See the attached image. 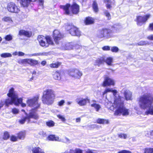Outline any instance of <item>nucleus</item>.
Returning a JSON list of instances; mask_svg holds the SVG:
<instances>
[{
  "instance_id": "nucleus-56",
  "label": "nucleus",
  "mask_w": 153,
  "mask_h": 153,
  "mask_svg": "<svg viewBox=\"0 0 153 153\" xmlns=\"http://www.w3.org/2000/svg\"><path fill=\"white\" fill-rule=\"evenodd\" d=\"M149 27V30L153 31V23L150 24Z\"/></svg>"
},
{
  "instance_id": "nucleus-6",
  "label": "nucleus",
  "mask_w": 153,
  "mask_h": 153,
  "mask_svg": "<svg viewBox=\"0 0 153 153\" xmlns=\"http://www.w3.org/2000/svg\"><path fill=\"white\" fill-rule=\"evenodd\" d=\"M60 8L62 9L65 11V13L67 14H69V8L72 13L74 14H77L79 10V7L76 4H74L70 7V5L69 4H67L65 5H61Z\"/></svg>"
},
{
  "instance_id": "nucleus-59",
  "label": "nucleus",
  "mask_w": 153,
  "mask_h": 153,
  "mask_svg": "<svg viewBox=\"0 0 153 153\" xmlns=\"http://www.w3.org/2000/svg\"><path fill=\"white\" fill-rule=\"evenodd\" d=\"M18 55L20 56H23L25 55V53L22 52H19Z\"/></svg>"
},
{
  "instance_id": "nucleus-9",
  "label": "nucleus",
  "mask_w": 153,
  "mask_h": 153,
  "mask_svg": "<svg viewBox=\"0 0 153 153\" xmlns=\"http://www.w3.org/2000/svg\"><path fill=\"white\" fill-rule=\"evenodd\" d=\"M37 109H32L29 114L27 115L28 123H35L36 121L34 120H37L39 119V116L36 112Z\"/></svg>"
},
{
  "instance_id": "nucleus-43",
  "label": "nucleus",
  "mask_w": 153,
  "mask_h": 153,
  "mask_svg": "<svg viewBox=\"0 0 153 153\" xmlns=\"http://www.w3.org/2000/svg\"><path fill=\"white\" fill-rule=\"evenodd\" d=\"M27 121V116L25 117L19 121V123L21 124H23L25 121Z\"/></svg>"
},
{
  "instance_id": "nucleus-63",
  "label": "nucleus",
  "mask_w": 153,
  "mask_h": 153,
  "mask_svg": "<svg viewBox=\"0 0 153 153\" xmlns=\"http://www.w3.org/2000/svg\"><path fill=\"white\" fill-rule=\"evenodd\" d=\"M39 3H40V5L42 6H43L44 0H39Z\"/></svg>"
},
{
  "instance_id": "nucleus-7",
  "label": "nucleus",
  "mask_w": 153,
  "mask_h": 153,
  "mask_svg": "<svg viewBox=\"0 0 153 153\" xmlns=\"http://www.w3.org/2000/svg\"><path fill=\"white\" fill-rule=\"evenodd\" d=\"M66 29L70 34L73 36H79L80 32L78 29L72 25L67 24L66 26Z\"/></svg>"
},
{
  "instance_id": "nucleus-3",
  "label": "nucleus",
  "mask_w": 153,
  "mask_h": 153,
  "mask_svg": "<svg viewBox=\"0 0 153 153\" xmlns=\"http://www.w3.org/2000/svg\"><path fill=\"white\" fill-rule=\"evenodd\" d=\"M153 96L150 94H145L140 96L138 99V104L140 107L145 109L152 105Z\"/></svg>"
},
{
  "instance_id": "nucleus-29",
  "label": "nucleus",
  "mask_w": 153,
  "mask_h": 153,
  "mask_svg": "<svg viewBox=\"0 0 153 153\" xmlns=\"http://www.w3.org/2000/svg\"><path fill=\"white\" fill-rule=\"evenodd\" d=\"M86 25H89L93 24L94 22V19L90 17H87L86 18L85 22Z\"/></svg>"
},
{
  "instance_id": "nucleus-55",
  "label": "nucleus",
  "mask_w": 153,
  "mask_h": 153,
  "mask_svg": "<svg viewBox=\"0 0 153 153\" xmlns=\"http://www.w3.org/2000/svg\"><path fill=\"white\" fill-rule=\"evenodd\" d=\"M74 47H75V48L76 49H81L82 48V46L81 45L78 44L76 45Z\"/></svg>"
},
{
  "instance_id": "nucleus-23",
  "label": "nucleus",
  "mask_w": 153,
  "mask_h": 153,
  "mask_svg": "<svg viewBox=\"0 0 153 153\" xmlns=\"http://www.w3.org/2000/svg\"><path fill=\"white\" fill-rule=\"evenodd\" d=\"M53 78L55 79L60 80L61 79L60 73L58 71H55L54 72H53Z\"/></svg>"
},
{
  "instance_id": "nucleus-47",
  "label": "nucleus",
  "mask_w": 153,
  "mask_h": 153,
  "mask_svg": "<svg viewBox=\"0 0 153 153\" xmlns=\"http://www.w3.org/2000/svg\"><path fill=\"white\" fill-rule=\"evenodd\" d=\"M104 13L105 16L108 17V19H111V16L109 13L108 12V11L105 10L104 11Z\"/></svg>"
},
{
  "instance_id": "nucleus-60",
  "label": "nucleus",
  "mask_w": 153,
  "mask_h": 153,
  "mask_svg": "<svg viewBox=\"0 0 153 153\" xmlns=\"http://www.w3.org/2000/svg\"><path fill=\"white\" fill-rule=\"evenodd\" d=\"M104 2L106 3H111V0H103Z\"/></svg>"
},
{
  "instance_id": "nucleus-53",
  "label": "nucleus",
  "mask_w": 153,
  "mask_h": 153,
  "mask_svg": "<svg viewBox=\"0 0 153 153\" xmlns=\"http://www.w3.org/2000/svg\"><path fill=\"white\" fill-rule=\"evenodd\" d=\"M118 153H131V152L129 151L123 150L119 152Z\"/></svg>"
},
{
  "instance_id": "nucleus-44",
  "label": "nucleus",
  "mask_w": 153,
  "mask_h": 153,
  "mask_svg": "<svg viewBox=\"0 0 153 153\" xmlns=\"http://www.w3.org/2000/svg\"><path fill=\"white\" fill-rule=\"evenodd\" d=\"M145 153H153V148H146L145 149Z\"/></svg>"
},
{
  "instance_id": "nucleus-40",
  "label": "nucleus",
  "mask_w": 153,
  "mask_h": 153,
  "mask_svg": "<svg viewBox=\"0 0 153 153\" xmlns=\"http://www.w3.org/2000/svg\"><path fill=\"white\" fill-rule=\"evenodd\" d=\"M4 39L7 41H10L13 39V36L10 34L7 35L5 37Z\"/></svg>"
},
{
  "instance_id": "nucleus-18",
  "label": "nucleus",
  "mask_w": 153,
  "mask_h": 153,
  "mask_svg": "<svg viewBox=\"0 0 153 153\" xmlns=\"http://www.w3.org/2000/svg\"><path fill=\"white\" fill-rule=\"evenodd\" d=\"M20 1V3L21 5L24 7H27L31 2H34L36 0H17Z\"/></svg>"
},
{
  "instance_id": "nucleus-24",
  "label": "nucleus",
  "mask_w": 153,
  "mask_h": 153,
  "mask_svg": "<svg viewBox=\"0 0 153 153\" xmlns=\"http://www.w3.org/2000/svg\"><path fill=\"white\" fill-rule=\"evenodd\" d=\"M32 150L33 153H45L39 147L33 148Z\"/></svg>"
},
{
  "instance_id": "nucleus-30",
  "label": "nucleus",
  "mask_w": 153,
  "mask_h": 153,
  "mask_svg": "<svg viewBox=\"0 0 153 153\" xmlns=\"http://www.w3.org/2000/svg\"><path fill=\"white\" fill-rule=\"evenodd\" d=\"M38 63V61L35 59H29L28 64L30 65L34 66L36 65H37Z\"/></svg>"
},
{
  "instance_id": "nucleus-14",
  "label": "nucleus",
  "mask_w": 153,
  "mask_h": 153,
  "mask_svg": "<svg viewBox=\"0 0 153 153\" xmlns=\"http://www.w3.org/2000/svg\"><path fill=\"white\" fill-rule=\"evenodd\" d=\"M53 37L56 43L58 44L59 41L63 37V35L61 34L59 31L56 30L53 31Z\"/></svg>"
},
{
  "instance_id": "nucleus-37",
  "label": "nucleus",
  "mask_w": 153,
  "mask_h": 153,
  "mask_svg": "<svg viewBox=\"0 0 153 153\" xmlns=\"http://www.w3.org/2000/svg\"><path fill=\"white\" fill-rule=\"evenodd\" d=\"M46 124L47 126L49 127H53L54 126V122L52 120H50L48 121L47 122Z\"/></svg>"
},
{
  "instance_id": "nucleus-45",
  "label": "nucleus",
  "mask_w": 153,
  "mask_h": 153,
  "mask_svg": "<svg viewBox=\"0 0 153 153\" xmlns=\"http://www.w3.org/2000/svg\"><path fill=\"white\" fill-rule=\"evenodd\" d=\"M148 42L147 41H140L138 43V45H143L148 44Z\"/></svg>"
},
{
  "instance_id": "nucleus-12",
  "label": "nucleus",
  "mask_w": 153,
  "mask_h": 153,
  "mask_svg": "<svg viewBox=\"0 0 153 153\" xmlns=\"http://www.w3.org/2000/svg\"><path fill=\"white\" fill-rule=\"evenodd\" d=\"M68 72L69 76L75 79H79L82 75V72L76 69L71 70Z\"/></svg>"
},
{
  "instance_id": "nucleus-1",
  "label": "nucleus",
  "mask_w": 153,
  "mask_h": 153,
  "mask_svg": "<svg viewBox=\"0 0 153 153\" xmlns=\"http://www.w3.org/2000/svg\"><path fill=\"white\" fill-rule=\"evenodd\" d=\"M108 92H112L115 97L114 103L112 106L115 108H117L114 114L115 115H120L122 114L123 116H127L129 114L128 110L124 106L123 102L121 101V97L118 95L117 96V91L112 88H107L103 93V95Z\"/></svg>"
},
{
  "instance_id": "nucleus-52",
  "label": "nucleus",
  "mask_w": 153,
  "mask_h": 153,
  "mask_svg": "<svg viewBox=\"0 0 153 153\" xmlns=\"http://www.w3.org/2000/svg\"><path fill=\"white\" fill-rule=\"evenodd\" d=\"M64 103L65 101L63 100H62L58 102V104L59 106H61L63 105V104Z\"/></svg>"
},
{
  "instance_id": "nucleus-33",
  "label": "nucleus",
  "mask_w": 153,
  "mask_h": 153,
  "mask_svg": "<svg viewBox=\"0 0 153 153\" xmlns=\"http://www.w3.org/2000/svg\"><path fill=\"white\" fill-rule=\"evenodd\" d=\"M91 106L92 107H94L96 109V110L97 111H98L101 108L100 105H99L97 104L96 103H94L91 104Z\"/></svg>"
},
{
  "instance_id": "nucleus-62",
  "label": "nucleus",
  "mask_w": 153,
  "mask_h": 153,
  "mask_svg": "<svg viewBox=\"0 0 153 153\" xmlns=\"http://www.w3.org/2000/svg\"><path fill=\"white\" fill-rule=\"evenodd\" d=\"M17 62L19 64H23V59L18 60Z\"/></svg>"
},
{
  "instance_id": "nucleus-16",
  "label": "nucleus",
  "mask_w": 153,
  "mask_h": 153,
  "mask_svg": "<svg viewBox=\"0 0 153 153\" xmlns=\"http://www.w3.org/2000/svg\"><path fill=\"white\" fill-rule=\"evenodd\" d=\"M76 101L79 105L82 106L86 105L87 102H89V100L88 98H77L76 100Z\"/></svg>"
},
{
  "instance_id": "nucleus-10",
  "label": "nucleus",
  "mask_w": 153,
  "mask_h": 153,
  "mask_svg": "<svg viewBox=\"0 0 153 153\" xmlns=\"http://www.w3.org/2000/svg\"><path fill=\"white\" fill-rule=\"evenodd\" d=\"M38 97H35L32 99L28 100L27 104L28 106L33 108V109H37L40 107V104L38 103Z\"/></svg>"
},
{
  "instance_id": "nucleus-58",
  "label": "nucleus",
  "mask_w": 153,
  "mask_h": 153,
  "mask_svg": "<svg viewBox=\"0 0 153 153\" xmlns=\"http://www.w3.org/2000/svg\"><path fill=\"white\" fill-rule=\"evenodd\" d=\"M111 3H107L106 4V6L108 9H110L111 7Z\"/></svg>"
},
{
  "instance_id": "nucleus-4",
  "label": "nucleus",
  "mask_w": 153,
  "mask_h": 153,
  "mask_svg": "<svg viewBox=\"0 0 153 153\" xmlns=\"http://www.w3.org/2000/svg\"><path fill=\"white\" fill-rule=\"evenodd\" d=\"M55 97L54 91L52 89H48L43 91L42 100L43 103L48 105H51L53 103Z\"/></svg>"
},
{
  "instance_id": "nucleus-22",
  "label": "nucleus",
  "mask_w": 153,
  "mask_h": 153,
  "mask_svg": "<svg viewBox=\"0 0 153 153\" xmlns=\"http://www.w3.org/2000/svg\"><path fill=\"white\" fill-rule=\"evenodd\" d=\"M26 132L25 131H23L20 132L17 135L18 137L20 139L23 140L25 137L26 135Z\"/></svg>"
},
{
  "instance_id": "nucleus-31",
  "label": "nucleus",
  "mask_w": 153,
  "mask_h": 153,
  "mask_svg": "<svg viewBox=\"0 0 153 153\" xmlns=\"http://www.w3.org/2000/svg\"><path fill=\"white\" fill-rule=\"evenodd\" d=\"M69 153H83L82 150L81 149L76 148L75 150L70 149L69 151Z\"/></svg>"
},
{
  "instance_id": "nucleus-28",
  "label": "nucleus",
  "mask_w": 153,
  "mask_h": 153,
  "mask_svg": "<svg viewBox=\"0 0 153 153\" xmlns=\"http://www.w3.org/2000/svg\"><path fill=\"white\" fill-rule=\"evenodd\" d=\"M48 138L49 140L60 141V140H59L58 137H56L54 135H50L48 136Z\"/></svg>"
},
{
  "instance_id": "nucleus-49",
  "label": "nucleus",
  "mask_w": 153,
  "mask_h": 153,
  "mask_svg": "<svg viewBox=\"0 0 153 153\" xmlns=\"http://www.w3.org/2000/svg\"><path fill=\"white\" fill-rule=\"evenodd\" d=\"M29 59H23V65H25L29 63Z\"/></svg>"
},
{
  "instance_id": "nucleus-48",
  "label": "nucleus",
  "mask_w": 153,
  "mask_h": 153,
  "mask_svg": "<svg viewBox=\"0 0 153 153\" xmlns=\"http://www.w3.org/2000/svg\"><path fill=\"white\" fill-rule=\"evenodd\" d=\"M10 140L13 142L16 141L17 140V137L14 135L11 136Z\"/></svg>"
},
{
  "instance_id": "nucleus-26",
  "label": "nucleus",
  "mask_w": 153,
  "mask_h": 153,
  "mask_svg": "<svg viewBox=\"0 0 153 153\" xmlns=\"http://www.w3.org/2000/svg\"><path fill=\"white\" fill-rule=\"evenodd\" d=\"M97 122L100 124H107L109 123L108 120L101 118L97 119Z\"/></svg>"
},
{
  "instance_id": "nucleus-35",
  "label": "nucleus",
  "mask_w": 153,
  "mask_h": 153,
  "mask_svg": "<svg viewBox=\"0 0 153 153\" xmlns=\"http://www.w3.org/2000/svg\"><path fill=\"white\" fill-rule=\"evenodd\" d=\"M61 63L59 62H57L55 63H53L50 65V66L52 68H57L60 65Z\"/></svg>"
},
{
  "instance_id": "nucleus-64",
  "label": "nucleus",
  "mask_w": 153,
  "mask_h": 153,
  "mask_svg": "<svg viewBox=\"0 0 153 153\" xmlns=\"http://www.w3.org/2000/svg\"><path fill=\"white\" fill-rule=\"evenodd\" d=\"M85 153H94L93 152L92 150H88Z\"/></svg>"
},
{
  "instance_id": "nucleus-8",
  "label": "nucleus",
  "mask_w": 153,
  "mask_h": 153,
  "mask_svg": "<svg viewBox=\"0 0 153 153\" xmlns=\"http://www.w3.org/2000/svg\"><path fill=\"white\" fill-rule=\"evenodd\" d=\"M111 31L110 29L104 28L99 31L97 36L99 38H108L111 37Z\"/></svg>"
},
{
  "instance_id": "nucleus-13",
  "label": "nucleus",
  "mask_w": 153,
  "mask_h": 153,
  "mask_svg": "<svg viewBox=\"0 0 153 153\" xmlns=\"http://www.w3.org/2000/svg\"><path fill=\"white\" fill-rule=\"evenodd\" d=\"M150 15H147L143 16H139L137 17V22L138 25L141 26L144 24L150 17Z\"/></svg>"
},
{
  "instance_id": "nucleus-36",
  "label": "nucleus",
  "mask_w": 153,
  "mask_h": 153,
  "mask_svg": "<svg viewBox=\"0 0 153 153\" xmlns=\"http://www.w3.org/2000/svg\"><path fill=\"white\" fill-rule=\"evenodd\" d=\"M1 56L2 57L6 58L12 56V55L9 53H4L1 54Z\"/></svg>"
},
{
  "instance_id": "nucleus-42",
  "label": "nucleus",
  "mask_w": 153,
  "mask_h": 153,
  "mask_svg": "<svg viewBox=\"0 0 153 153\" xmlns=\"http://www.w3.org/2000/svg\"><path fill=\"white\" fill-rule=\"evenodd\" d=\"M57 117L62 122H64L66 121V119L64 116L59 114L57 115Z\"/></svg>"
},
{
  "instance_id": "nucleus-39",
  "label": "nucleus",
  "mask_w": 153,
  "mask_h": 153,
  "mask_svg": "<svg viewBox=\"0 0 153 153\" xmlns=\"http://www.w3.org/2000/svg\"><path fill=\"white\" fill-rule=\"evenodd\" d=\"M10 137V135L8 132L6 131L4 133L3 139L4 140H7Z\"/></svg>"
},
{
  "instance_id": "nucleus-11",
  "label": "nucleus",
  "mask_w": 153,
  "mask_h": 153,
  "mask_svg": "<svg viewBox=\"0 0 153 153\" xmlns=\"http://www.w3.org/2000/svg\"><path fill=\"white\" fill-rule=\"evenodd\" d=\"M7 9L9 12L15 13H18L20 11L19 7L13 2L8 4Z\"/></svg>"
},
{
  "instance_id": "nucleus-15",
  "label": "nucleus",
  "mask_w": 153,
  "mask_h": 153,
  "mask_svg": "<svg viewBox=\"0 0 153 153\" xmlns=\"http://www.w3.org/2000/svg\"><path fill=\"white\" fill-rule=\"evenodd\" d=\"M114 81L112 79L108 76H105L103 83V86H105L107 85H114Z\"/></svg>"
},
{
  "instance_id": "nucleus-5",
  "label": "nucleus",
  "mask_w": 153,
  "mask_h": 153,
  "mask_svg": "<svg viewBox=\"0 0 153 153\" xmlns=\"http://www.w3.org/2000/svg\"><path fill=\"white\" fill-rule=\"evenodd\" d=\"M37 39L40 45L45 48L48 47L49 45L53 44L51 38L48 36L45 37L43 36H39Z\"/></svg>"
},
{
  "instance_id": "nucleus-27",
  "label": "nucleus",
  "mask_w": 153,
  "mask_h": 153,
  "mask_svg": "<svg viewBox=\"0 0 153 153\" xmlns=\"http://www.w3.org/2000/svg\"><path fill=\"white\" fill-rule=\"evenodd\" d=\"M49 54V53L43 52L39 53H35L34 54H30L27 55L31 57L35 56H47Z\"/></svg>"
},
{
  "instance_id": "nucleus-50",
  "label": "nucleus",
  "mask_w": 153,
  "mask_h": 153,
  "mask_svg": "<svg viewBox=\"0 0 153 153\" xmlns=\"http://www.w3.org/2000/svg\"><path fill=\"white\" fill-rule=\"evenodd\" d=\"M12 112L14 114H17L19 112V110L17 108H14L12 110Z\"/></svg>"
},
{
  "instance_id": "nucleus-2",
  "label": "nucleus",
  "mask_w": 153,
  "mask_h": 153,
  "mask_svg": "<svg viewBox=\"0 0 153 153\" xmlns=\"http://www.w3.org/2000/svg\"><path fill=\"white\" fill-rule=\"evenodd\" d=\"M7 95L10 98L7 99L5 101L6 106H8L14 103L16 105H18L22 102V99L21 98H18L17 94L14 90V89L12 88L9 91Z\"/></svg>"
},
{
  "instance_id": "nucleus-34",
  "label": "nucleus",
  "mask_w": 153,
  "mask_h": 153,
  "mask_svg": "<svg viewBox=\"0 0 153 153\" xmlns=\"http://www.w3.org/2000/svg\"><path fill=\"white\" fill-rule=\"evenodd\" d=\"M112 61L113 58L111 57H108L106 59H105V62L109 65H111Z\"/></svg>"
},
{
  "instance_id": "nucleus-51",
  "label": "nucleus",
  "mask_w": 153,
  "mask_h": 153,
  "mask_svg": "<svg viewBox=\"0 0 153 153\" xmlns=\"http://www.w3.org/2000/svg\"><path fill=\"white\" fill-rule=\"evenodd\" d=\"M102 49L104 51H109L110 50V47L108 46H105L102 47Z\"/></svg>"
},
{
  "instance_id": "nucleus-32",
  "label": "nucleus",
  "mask_w": 153,
  "mask_h": 153,
  "mask_svg": "<svg viewBox=\"0 0 153 153\" xmlns=\"http://www.w3.org/2000/svg\"><path fill=\"white\" fill-rule=\"evenodd\" d=\"M93 9L95 12H97L99 10L97 3L95 1H94L92 4Z\"/></svg>"
},
{
  "instance_id": "nucleus-21",
  "label": "nucleus",
  "mask_w": 153,
  "mask_h": 153,
  "mask_svg": "<svg viewBox=\"0 0 153 153\" xmlns=\"http://www.w3.org/2000/svg\"><path fill=\"white\" fill-rule=\"evenodd\" d=\"M105 62V59L103 57H101L98 58L96 60L95 63V65H98V66L103 64Z\"/></svg>"
},
{
  "instance_id": "nucleus-25",
  "label": "nucleus",
  "mask_w": 153,
  "mask_h": 153,
  "mask_svg": "<svg viewBox=\"0 0 153 153\" xmlns=\"http://www.w3.org/2000/svg\"><path fill=\"white\" fill-rule=\"evenodd\" d=\"M147 108L148 109L145 112V114L146 115L150 114L153 115V105H152Z\"/></svg>"
},
{
  "instance_id": "nucleus-17",
  "label": "nucleus",
  "mask_w": 153,
  "mask_h": 153,
  "mask_svg": "<svg viewBox=\"0 0 153 153\" xmlns=\"http://www.w3.org/2000/svg\"><path fill=\"white\" fill-rule=\"evenodd\" d=\"M18 35L20 36H23L27 37H30L32 35V33L31 31L21 30L19 31Z\"/></svg>"
},
{
  "instance_id": "nucleus-46",
  "label": "nucleus",
  "mask_w": 153,
  "mask_h": 153,
  "mask_svg": "<svg viewBox=\"0 0 153 153\" xmlns=\"http://www.w3.org/2000/svg\"><path fill=\"white\" fill-rule=\"evenodd\" d=\"M118 136L120 138L126 139L127 137V135L126 134L120 133L118 134Z\"/></svg>"
},
{
  "instance_id": "nucleus-19",
  "label": "nucleus",
  "mask_w": 153,
  "mask_h": 153,
  "mask_svg": "<svg viewBox=\"0 0 153 153\" xmlns=\"http://www.w3.org/2000/svg\"><path fill=\"white\" fill-rule=\"evenodd\" d=\"M125 99L127 100H130L131 99L132 93L128 90H126L124 93Z\"/></svg>"
},
{
  "instance_id": "nucleus-57",
  "label": "nucleus",
  "mask_w": 153,
  "mask_h": 153,
  "mask_svg": "<svg viewBox=\"0 0 153 153\" xmlns=\"http://www.w3.org/2000/svg\"><path fill=\"white\" fill-rule=\"evenodd\" d=\"M88 126L90 128H94L95 127H96V126L95 124H93V125H89V126Z\"/></svg>"
},
{
  "instance_id": "nucleus-20",
  "label": "nucleus",
  "mask_w": 153,
  "mask_h": 153,
  "mask_svg": "<svg viewBox=\"0 0 153 153\" xmlns=\"http://www.w3.org/2000/svg\"><path fill=\"white\" fill-rule=\"evenodd\" d=\"M73 48V46L70 43H68L65 44H62L61 48L62 50H68L71 49Z\"/></svg>"
},
{
  "instance_id": "nucleus-41",
  "label": "nucleus",
  "mask_w": 153,
  "mask_h": 153,
  "mask_svg": "<svg viewBox=\"0 0 153 153\" xmlns=\"http://www.w3.org/2000/svg\"><path fill=\"white\" fill-rule=\"evenodd\" d=\"M119 50V49L116 46L113 47L111 48V51L113 52H117Z\"/></svg>"
},
{
  "instance_id": "nucleus-38",
  "label": "nucleus",
  "mask_w": 153,
  "mask_h": 153,
  "mask_svg": "<svg viewBox=\"0 0 153 153\" xmlns=\"http://www.w3.org/2000/svg\"><path fill=\"white\" fill-rule=\"evenodd\" d=\"M2 20L8 22H12L11 18L10 17H4L3 18Z\"/></svg>"
},
{
  "instance_id": "nucleus-54",
  "label": "nucleus",
  "mask_w": 153,
  "mask_h": 153,
  "mask_svg": "<svg viewBox=\"0 0 153 153\" xmlns=\"http://www.w3.org/2000/svg\"><path fill=\"white\" fill-rule=\"evenodd\" d=\"M147 39L149 40H153V35H151L147 37Z\"/></svg>"
},
{
  "instance_id": "nucleus-61",
  "label": "nucleus",
  "mask_w": 153,
  "mask_h": 153,
  "mask_svg": "<svg viewBox=\"0 0 153 153\" xmlns=\"http://www.w3.org/2000/svg\"><path fill=\"white\" fill-rule=\"evenodd\" d=\"M17 62L19 64H23V59L18 60Z\"/></svg>"
}]
</instances>
